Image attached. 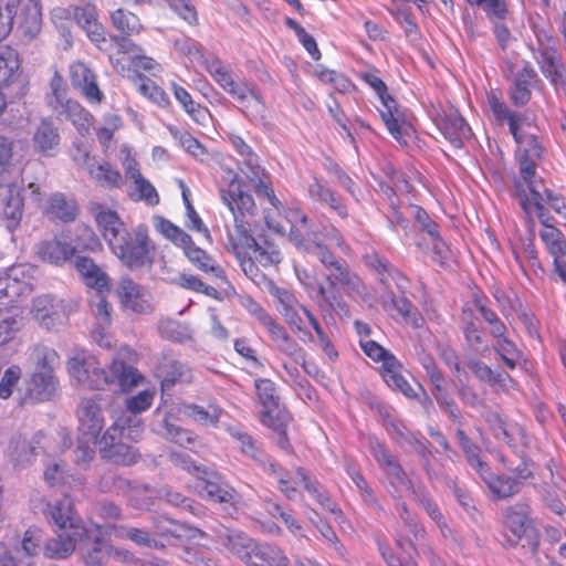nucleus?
Listing matches in <instances>:
<instances>
[{"label": "nucleus", "instance_id": "69168bd1", "mask_svg": "<svg viewBox=\"0 0 566 566\" xmlns=\"http://www.w3.org/2000/svg\"><path fill=\"white\" fill-rule=\"evenodd\" d=\"M23 33L30 38H34L42 27V12L40 0H30L28 8L20 24Z\"/></svg>", "mask_w": 566, "mask_h": 566}, {"label": "nucleus", "instance_id": "79ce46f5", "mask_svg": "<svg viewBox=\"0 0 566 566\" xmlns=\"http://www.w3.org/2000/svg\"><path fill=\"white\" fill-rule=\"evenodd\" d=\"M169 88L172 92L175 98L180 104L182 109L198 124H205L210 115L208 107L193 101L190 93L181 85L176 82L169 84Z\"/></svg>", "mask_w": 566, "mask_h": 566}, {"label": "nucleus", "instance_id": "72a5a7b5", "mask_svg": "<svg viewBox=\"0 0 566 566\" xmlns=\"http://www.w3.org/2000/svg\"><path fill=\"white\" fill-rule=\"evenodd\" d=\"M276 349L298 363L306 357V353L302 346L289 334L286 328L275 319L265 328Z\"/></svg>", "mask_w": 566, "mask_h": 566}, {"label": "nucleus", "instance_id": "a19ab883", "mask_svg": "<svg viewBox=\"0 0 566 566\" xmlns=\"http://www.w3.org/2000/svg\"><path fill=\"white\" fill-rule=\"evenodd\" d=\"M61 109L66 119L72 122L81 135L88 134L91 128L94 126V115L77 99L69 98L67 102H64V106L61 107Z\"/></svg>", "mask_w": 566, "mask_h": 566}, {"label": "nucleus", "instance_id": "680f3d73", "mask_svg": "<svg viewBox=\"0 0 566 566\" xmlns=\"http://www.w3.org/2000/svg\"><path fill=\"white\" fill-rule=\"evenodd\" d=\"M284 24L295 33L298 42L313 60L318 61L322 57L316 40L298 22L287 17L284 19Z\"/></svg>", "mask_w": 566, "mask_h": 566}, {"label": "nucleus", "instance_id": "9d476101", "mask_svg": "<svg viewBox=\"0 0 566 566\" xmlns=\"http://www.w3.org/2000/svg\"><path fill=\"white\" fill-rule=\"evenodd\" d=\"M220 198L229 209L234 222L258 220L259 209L247 182L238 171L228 169L222 175L219 188Z\"/></svg>", "mask_w": 566, "mask_h": 566}, {"label": "nucleus", "instance_id": "c03bdc74", "mask_svg": "<svg viewBox=\"0 0 566 566\" xmlns=\"http://www.w3.org/2000/svg\"><path fill=\"white\" fill-rule=\"evenodd\" d=\"M485 421L493 437L509 447L514 446L515 437L522 432L517 423L503 418L497 412L488 413Z\"/></svg>", "mask_w": 566, "mask_h": 566}, {"label": "nucleus", "instance_id": "39448f33", "mask_svg": "<svg viewBox=\"0 0 566 566\" xmlns=\"http://www.w3.org/2000/svg\"><path fill=\"white\" fill-rule=\"evenodd\" d=\"M254 389L258 401L262 406L261 423L273 432L280 449L289 453L293 452L287 427L292 424L294 418L285 405L281 402L275 382L270 378H256Z\"/></svg>", "mask_w": 566, "mask_h": 566}, {"label": "nucleus", "instance_id": "6e6d98bb", "mask_svg": "<svg viewBox=\"0 0 566 566\" xmlns=\"http://www.w3.org/2000/svg\"><path fill=\"white\" fill-rule=\"evenodd\" d=\"M295 475L303 483L304 489L313 495L316 501L324 507L331 512L335 510V503L329 497L328 493L322 489L319 483L316 480L311 479L305 469L302 467L296 468Z\"/></svg>", "mask_w": 566, "mask_h": 566}, {"label": "nucleus", "instance_id": "a18cd8bd", "mask_svg": "<svg viewBox=\"0 0 566 566\" xmlns=\"http://www.w3.org/2000/svg\"><path fill=\"white\" fill-rule=\"evenodd\" d=\"M512 251L516 262L524 273L526 272V266L530 268L535 275L544 273L533 237L528 238L521 244L513 245Z\"/></svg>", "mask_w": 566, "mask_h": 566}, {"label": "nucleus", "instance_id": "338daca9", "mask_svg": "<svg viewBox=\"0 0 566 566\" xmlns=\"http://www.w3.org/2000/svg\"><path fill=\"white\" fill-rule=\"evenodd\" d=\"M493 349L511 370L515 369L517 361L522 357V352L509 336L493 342Z\"/></svg>", "mask_w": 566, "mask_h": 566}, {"label": "nucleus", "instance_id": "2eb2a0df", "mask_svg": "<svg viewBox=\"0 0 566 566\" xmlns=\"http://www.w3.org/2000/svg\"><path fill=\"white\" fill-rule=\"evenodd\" d=\"M36 268L28 263L13 264L0 275V300L14 302L33 291Z\"/></svg>", "mask_w": 566, "mask_h": 566}, {"label": "nucleus", "instance_id": "f3484780", "mask_svg": "<svg viewBox=\"0 0 566 566\" xmlns=\"http://www.w3.org/2000/svg\"><path fill=\"white\" fill-rule=\"evenodd\" d=\"M138 359L137 352L128 345L122 346L108 368L113 382L117 381L122 391L126 392L144 381V375L133 365Z\"/></svg>", "mask_w": 566, "mask_h": 566}, {"label": "nucleus", "instance_id": "7ed1b4c3", "mask_svg": "<svg viewBox=\"0 0 566 566\" xmlns=\"http://www.w3.org/2000/svg\"><path fill=\"white\" fill-rule=\"evenodd\" d=\"M258 220H242L227 228L226 250L232 254L243 273L252 281L263 279L264 274L259 268L277 265L282 261L281 250L271 241L261 243L253 235Z\"/></svg>", "mask_w": 566, "mask_h": 566}, {"label": "nucleus", "instance_id": "774afa93", "mask_svg": "<svg viewBox=\"0 0 566 566\" xmlns=\"http://www.w3.org/2000/svg\"><path fill=\"white\" fill-rule=\"evenodd\" d=\"M316 76L322 83L332 85L339 93H350L356 90L355 84L337 71L321 69L316 72Z\"/></svg>", "mask_w": 566, "mask_h": 566}, {"label": "nucleus", "instance_id": "423d86ee", "mask_svg": "<svg viewBox=\"0 0 566 566\" xmlns=\"http://www.w3.org/2000/svg\"><path fill=\"white\" fill-rule=\"evenodd\" d=\"M103 396L82 397L75 411L77 419V442L75 455L77 463L93 459L97 443L101 444V432L105 424L102 409Z\"/></svg>", "mask_w": 566, "mask_h": 566}, {"label": "nucleus", "instance_id": "dca6fc26", "mask_svg": "<svg viewBox=\"0 0 566 566\" xmlns=\"http://www.w3.org/2000/svg\"><path fill=\"white\" fill-rule=\"evenodd\" d=\"M419 363L432 384L431 394L439 407L448 413L452 422L461 423V411L446 388L443 373L437 365L434 358L430 354H423L420 356Z\"/></svg>", "mask_w": 566, "mask_h": 566}, {"label": "nucleus", "instance_id": "603ef678", "mask_svg": "<svg viewBox=\"0 0 566 566\" xmlns=\"http://www.w3.org/2000/svg\"><path fill=\"white\" fill-rule=\"evenodd\" d=\"M21 327L22 317L14 308H0V345L12 340Z\"/></svg>", "mask_w": 566, "mask_h": 566}, {"label": "nucleus", "instance_id": "c756f323", "mask_svg": "<svg viewBox=\"0 0 566 566\" xmlns=\"http://www.w3.org/2000/svg\"><path fill=\"white\" fill-rule=\"evenodd\" d=\"M73 15L76 23L86 33L91 42L99 50H104V45L107 43V33L103 24L97 20L96 8L90 4L85 8L75 7L73 9Z\"/></svg>", "mask_w": 566, "mask_h": 566}, {"label": "nucleus", "instance_id": "aec40b11", "mask_svg": "<svg viewBox=\"0 0 566 566\" xmlns=\"http://www.w3.org/2000/svg\"><path fill=\"white\" fill-rule=\"evenodd\" d=\"M35 254L44 263L63 266L76 254L70 231H61L51 239H45L36 244Z\"/></svg>", "mask_w": 566, "mask_h": 566}, {"label": "nucleus", "instance_id": "37998d69", "mask_svg": "<svg viewBox=\"0 0 566 566\" xmlns=\"http://www.w3.org/2000/svg\"><path fill=\"white\" fill-rule=\"evenodd\" d=\"M127 176L135 185V191L129 193L134 201H144L148 206H157L159 203L160 197L156 188L143 176L138 168L130 167L127 170Z\"/></svg>", "mask_w": 566, "mask_h": 566}, {"label": "nucleus", "instance_id": "5fc2aeb1", "mask_svg": "<svg viewBox=\"0 0 566 566\" xmlns=\"http://www.w3.org/2000/svg\"><path fill=\"white\" fill-rule=\"evenodd\" d=\"M92 178L102 187L118 189L123 186L120 171L108 161H103L90 170Z\"/></svg>", "mask_w": 566, "mask_h": 566}, {"label": "nucleus", "instance_id": "de8ad7c7", "mask_svg": "<svg viewBox=\"0 0 566 566\" xmlns=\"http://www.w3.org/2000/svg\"><path fill=\"white\" fill-rule=\"evenodd\" d=\"M163 426L165 428V438L182 448L193 450L198 436L195 431L177 426L172 422V415L166 413L163 419Z\"/></svg>", "mask_w": 566, "mask_h": 566}, {"label": "nucleus", "instance_id": "c9c22d12", "mask_svg": "<svg viewBox=\"0 0 566 566\" xmlns=\"http://www.w3.org/2000/svg\"><path fill=\"white\" fill-rule=\"evenodd\" d=\"M200 496L208 501H213L234 507L235 493L233 489L223 486L217 474H211L208 478H200L196 485Z\"/></svg>", "mask_w": 566, "mask_h": 566}, {"label": "nucleus", "instance_id": "e433bc0d", "mask_svg": "<svg viewBox=\"0 0 566 566\" xmlns=\"http://www.w3.org/2000/svg\"><path fill=\"white\" fill-rule=\"evenodd\" d=\"M78 212L76 199L69 198L62 192H54L48 199L45 214L52 220L70 223L77 218Z\"/></svg>", "mask_w": 566, "mask_h": 566}, {"label": "nucleus", "instance_id": "f257e3e1", "mask_svg": "<svg viewBox=\"0 0 566 566\" xmlns=\"http://www.w3.org/2000/svg\"><path fill=\"white\" fill-rule=\"evenodd\" d=\"M227 140L241 157L239 169L254 185L256 193L265 197L287 221V224H284L269 213L264 217L269 229L282 234L287 232L289 240L298 252L315 254L327 270L324 275L325 283L318 282L315 275L306 270L297 274L302 286L318 308L347 313L348 306L342 293L352 300L367 301L370 296L369 290L360 275L346 261L338 260L326 243L329 241L340 252L349 254L350 245L342 232L334 226L325 233L311 230L307 214L297 206L285 208L276 197L271 184L263 179L265 169L261 166L260 157L251 146L237 134H229Z\"/></svg>", "mask_w": 566, "mask_h": 566}, {"label": "nucleus", "instance_id": "58836bf2", "mask_svg": "<svg viewBox=\"0 0 566 566\" xmlns=\"http://www.w3.org/2000/svg\"><path fill=\"white\" fill-rule=\"evenodd\" d=\"M382 305L392 318H401L405 323L410 324L415 328H419L423 324L422 316L406 296L392 295L390 300L384 302Z\"/></svg>", "mask_w": 566, "mask_h": 566}, {"label": "nucleus", "instance_id": "8fccbe9b", "mask_svg": "<svg viewBox=\"0 0 566 566\" xmlns=\"http://www.w3.org/2000/svg\"><path fill=\"white\" fill-rule=\"evenodd\" d=\"M31 313L40 325L50 328L57 314L54 298L51 295L36 296L32 302Z\"/></svg>", "mask_w": 566, "mask_h": 566}, {"label": "nucleus", "instance_id": "2f4dec72", "mask_svg": "<svg viewBox=\"0 0 566 566\" xmlns=\"http://www.w3.org/2000/svg\"><path fill=\"white\" fill-rule=\"evenodd\" d=\"M74 266L86 286L98 293L111 289L109 276L92 258L78 255L75 258Z\"/></svg>", "mask_w": 566, "mask_h": 566}, {"label": "nucleus", "instance_id": "4d7b16f0", "mask_svg": "<svg viewBox=\"0 0 566 566\" xmlns=\"http://www.w3.org/2000/svg\"><path fill=\"white\" fill-rule=\"evenodd\" d=\"M74 245L76 251L99 252L103 250L102 241L94 229L84 222L76 226V239Z\"/></svg>", "mask_w": 566, "mask_h": 566}, {"label": "nucleus", "instance_id": "0eeeda50", "mask_svg": "<svg viewBox=\"0 0 566 566\" xmlns=\"http://www.w3.org/2000/svg\"><path fill=\"white\" fill-rule=\"evenodd\" d=\"M109 250L122 265L130 271L150 270L157 254V245L145 223L124 231Z\"/></svg>", "mask_w": 566, "mask_h": 566}, {"label": "nucleus", "instance_id": "ea45409f", "mask_svg": "<svg viewBox=\"0 0 566 566\" xmlns=\"http://www.w3.org/2000/svg\"><path fill=\"white\" fill-rule=\"evenodd\" d=\"M180 408L185 416L205 427H218L223 415V409L216 403H210L205 408L197 403L182 402Z\"/></svg>", "mask_w": 566, "mask_h": 566}, {"label": "nucleus", "instance_id": "4c0bfd02", "mask_svg": "<svg viewBox=\"0 0 566 566\" xmlns=\"http://www.w3.org/2000/svg\"><path fill=\"white\" fill-rule=\"evenodd\" d=\"M402 365L395 357L390 355L380 367V375L384 381L394 390L400 391L408 398H415L417 395L410 384L401 374Z\"/></svg>", "mask_w": 566, "mask_h": 566}, {"label": "nucleus", "instance_id": "f8f14e48", "mask_svg": "<svg viewBox=\"0 0 566 566\" xmlns=\"http://www.w3.org/2000/svg\"><path fill=\"white\" fill-rule=\"evenodd\" d=\"M72 378L90 390H104L113 384V378L97 361L96 357L85 352L76 353L66 363Z\"/></svg>", "mask_w": 566, "mask_h": 566}, {"label": "nucleus", "instance_id": "bb28decb", "mask_svg": "<svg viewBox=\"0 0 566 566\" xmlns=\"http://www.w3.org/2000/svg\"><path fill=\"white\" fill-rule=\"evenodd\" d=\"M437 126L454 148H461L463 139L469 138L471 134L470 126L455 108H450L439 116Z\"/></svg>", "mask_w": 566, "mask_h": 566}, {"label": "nucleus", "instance_id": "412c9836", "mask_svg": "<svg viewBox=\"0 0 566 566\" xmlns=\"http://www.w3.org/2000/svg\"><path fill=\"white\" fill-rule=\"evenodd\" d=\"M539 222L543 226V230L539 232V237L547 250L553 256L555 270L560 279L566 282V240L563 232L557 229L552 221L554 218L546 213H539Z\"/></svg>", "mask_w": 566, "mask_h": 566}, {"label": "nucleus", "instance_id": "5701e85b", "mask_svg": "<svg viewBox=\"0 0 566 566\" xmlns=\"http://www.w3.org/2000/svg\"><path fill=\"white\" fill-rule=\"evenodd\" d=\"M24 197L15 182L0 186V216L9 231H15L23 218Z\"/></svg>", "mask_w": 566, "mask_h": 566}, {"label": "nucleus", "instance_id": "3c124183", "mask_svg": "<svg viewBox=\"0 0 566 566\" xmlns=\"http://www.w3.org/2000/svg\"><path fill=\"white\" fill-rule=\"evenodd\" d=\"M490 108L497 120H507L510 132L518 145L523 144L522 137L518 135V117L515 113L510 112L504 102H502L494 93L488 96Z\"/></svg>", "mask_w": 566, "mask_h": 566}, {"label": "nucleus", "instance_id": "9b49d317", "mask_svg": "<svg viewBox=\"0 0 566 566\" xmlns=\"http://www.w3.org/2000/svg\"><path fill=\"white\" fill-rule=\"evenodd\" d=\"M515 188L521 197V207L525 213L530 230L533 231L535 226L533 213H535L538 219L541 212L549 216L545 205H548L558 214L566 217V202L564 197L554 193L547 189L544 184L533 185L531 196L525 192L521 180L515 181Z\"/></svg>", "mask_w": 566, "mask_h": 566}, {"label": "nucleus", "instance_id": "4be33fe9", "mask_svg": "<svg viewBox=\"0 0 566 566\" xmlns=\"http://www.w3.org/2000/svg\"><path fill=\"white\" fill-rule=\"evenodd\" d=\"M116 295L122 307L136 314H149L153 311L148 291L129 275L120 277Z\"/></svg>", "mask_w": 566, "mask_h": 566}, {"label": "nucleus", "instance_id": "4468645a", "mask_svg": "<svg viewBox=\"0 0 566 566\" xmlns=\"http://www.w3.org/2000/svg\"><path fill=\"white\" fill-rule=\"evenodd\" d=\"M154 377L159 381L163 392L171 390L175 386L190 384L192 371L190 367L181 361L171 349L163 350L157 358Z\"/></svg>", "mask_w": 566, "mask_h": 566}, {"label": "nucleus", "instance_id": "f704fd0d", "mask_svg": "<svg viewBox=\"0 0 566 566\" xmlns=\"http://www.w3.org/2000/svg\"><path fill=\"white\" fill-rule=\"evenodd\" d=\"M537 74L531 63L524 62L523 66L514 74L513 85L510 91L511 102L515 106L526 105L532 96V86Z\"/></svg>", "mask_w": 566, "mask_h": 566}, {"label": "nucleus", "instance_id": "e2e57ef3", "mask_svg": "<svg viewBox=\"0 0 566 566\" xmlns=\"http://www.w3.org/2000/svg\"><path fill=\"white\" fill-rule=\"evenodd\" d=\"M255 563L251 566H291L292 563L283 554V552L274 546L268 544H261L258 553H255Z\"/></svg>", "mask_w": 566, "mask_h": 566}, {"label": "nucleus", "instance_id": "20e7f679", "mask_svg": "<svg viewBox=\"0 0 566 566\" xmlns=\"http://www.w3.org/2000/svg\"><path fill=\"white\" fill-rule=\"evenodd\" d=\"M43 513L56 534V537L45 543L44 555L53 559L66 558L74 552L76 543L86 532L72 499L64 495L57 501L48 502Z\"/></svg>", "mask_w": 566, "mask_h": 566}, {"label": "nucleus", "instance_id": "ddd939ff", "mask_svg": "<svg viewBox=\"0 0 566 566\" xmlns=\"http://www.w3.org/2000/svg\"><path fill=\"white\" fill-rule=\"evenodd\" d=\"M69 80L72 88L90 105H101L105 101L98 74L88 63L82 60L73 61L69 65Z\"/></svg>", "mask_w": 566, "mask_h": 566}, {"label": "nucleus", "instance_id": "7c9ffc66", "mask_svg": "<svg viewBox=\"0 0 566 566\" xmlns=\"http://www.w3.org/2000/svg\"><path fill=\"white\" fill-rule=\"evenodd\" d=\"M61 143L57 126L48 118L41 119L32 135V145L36 154L52 157L56 154Z\"/></svg>", "mask_w": 566, "mask_h": 566}, {"label": "nucleus", "instance_id": "393cba45", "mask_svg": "<svg viewBox=\"0 0 566 566\" xmlns=\"http://www.w3.org/2000/svg\"><path fill=\"white\" fill-rule=\"evenodd\" d=\"M17 82L20 84L19 95L24 96L28 82L21 78L19 52L9 45H0V87H8Z\"/></svg>", "mask_w": 566, "mask_h": 566}, {"label": "nucleus", "instance_id": "473e14b6", "mask_svg": "<svg viewBox=\"0 0 566 566\" xmlns=\"http://www.w3.org/2000/svg\"><path fill=\"white\" fill-rule=\"evenodd\" d=\"M222 543L229 552L248 565L255 563V553H258L261 545L245 533L234 530L229 531L224 537H222Z\"/></svg>", "mask_w": 566, "mask_h": 566}, {"label": "nucleus", "instance_id": "a878e982", "mask_svg": "<svg viewBox=\"0 0 566 566\" xmlns=\"http://www.w3.org/2000/svg\"><path fill=\"white\" fill-rule=\"evenodd\" d=\"M530 523L528 506L514 504L505 509L503 513V534L509 546L516 545L525 534Z\"/></svg>", "mask_w": 566, "mask_h": 566}, {"label": "nucleus", "instance_id": "bf43d9fd", "mask_svg": "<svg viewBox=\"0 0 566 566\" xmlns=\"http://www.w3.org/2000/svg\"><path fill=\"white\" fill-rule=\"evenodd\" d=\"M392 496L397 500L396 509L399 517L403 522V524L409 528V531L413 534L415 539L417 542L423 543L427 538V532L424 527L418 522L417 517L409 511L406 502L401 500V495L399 493L392 494Z\"/></svg>", "mask_w": 566, "mask_h": 566}, {"label": "nucleus", "instance_id": "6ab92c4d", "mask_svg": "<svg viewBox=\"0 0 566 566\" xmlns=\"http://www.w3.org/2000/svg\"><path fill=\"white\" fill-rule=\"evenodd\" d=\"M87 211L108 249L118 241L124 231H127L125 222L115 209L98 201H90Z\"/></svg>", "mask_w": 566, "mask_h": 566}, {"label": "nucleus", "instance_id": "6e6552de", "mask_svg": "<svg viewBox=\"0 0 566 566\" xmlns=\"http://www.w3.org/2000/svg\"><path fill=\"white\" fill-rule=\"evenodd\" d=\"M358 77L377 94L380 101L378 112L391 137L400 144H407V137L412 134V126L398 102L389 94L386 83L377 75V71L360 72Z\"/></svg>", "mask_w": 566, "mask_h": 566}, {"label": "nucleus", "instance_id": "c85d7f7f", "mask_svg": "<svg viewBox=\"0 0 566 566\" xmlns=\"http://www.w3.org/2000/svg\"><path fill=\"white\" fill-rule=\"evenodd\" d=\"M475 473L485 483L495 500H506L520 492L517 482L513 478L495 474L488 462L479 467Z\"/></svg>", "mask_w": 566, "mask_h": 566}, {"label": "nucleus", "instance_id": "cd10ccee", "mask_svg": "<svg viewBox=\"0 0 566 566\" xmlns=\"http://www.w3.org/2000/svg\"><path fill=\"white\" fill-rule=\"evenodd\" d=\"M59 385L55 375L34 371L27 380L25 395L22 398L23 403L43 402L53 396Z\"/></svg>", "mask_w": 566, "mask_h": 566}, {"label": "nucleus", "instance_id": "b1692460", "mask_svg": "<svg viewBox=\"0 0 566 566\" xmlns=\"http://www.w3.org/2000/svg\"><path fill=\"white\" fill-rule=\"evenodd\" d=\"M269 294L275 301L277 312L283 316L286 324L294 333H300L302 328V318L298 314L301 306L296 295L289 289L279 286L274 281L270 280L266 284Z\"/></svg>", "mask_w": 566, "mask_h": 566}, {"label": "nucleus", "instance_id": "0e129e2a", "mask_svg": "<svg viewBox=\"0 0 566 566\" xmlns=\"http://www.w3.org/2000/svg\"><path fill=\"white\" fill-rule=\"evenodd\" d=\"M202 66L223 91L228 88V86L232 85L234 80L231 73L224 66L223 62L218 56H208Z\"/></svg>", "mask_w": 566, "mask_h": 566}, {"label": "nucleus", "instance_id": "1a4fd4ad", "mask_svg": "<svg viewBox=\"0 0 566 566\" xmlns=\"http://www.w3.org/2000/svg\"><path fill=\"white\" fill-rule=\"evenodd\" d=\"M154 227L165 239L180 248L188 261L199 271L213 274L216 277L224 276V271L218 261L206 250L196 245L192 238L184 229L161 216L154 218Z\"/></svg>", "mask_w": 566, "mask_h": 566}, {"label": "nucleus", "instance_id": "49530a36", "mask_svg": "<svg viewBox=\"0 0 566 566\" xmlns=\"http://www.w3.org/2000/svg\"><path fill=\"white\" fill-rule=\"evenodd\" d=\"M34 371L55 375V368L60 365V355L57 352L44 344H36L30 353Z\"/></svg>", "mask_w": 566, "mask_h": 566}, {"label": "nucleus", "instance_id": "052dcab7", "mask_svg": "<svg viewBox=\"0 0 566 566\" xmlns=\"http://www.w3.org/2000/svg\"><path fill=\"white\" fill-rule=\"evenodd\" d=\"M545 77L556 81L562 75L563 62L560 54L554 49H545L537 60Z\"/></svg>", "mask_w": 566, "mask_h": 566}, {"label": "nucleus", "instance_id": "864d4df0", "mask_svg": "<svg viewBox=\"0 0 566 566\" xmlns=\"http://www.w3.org/2000/svg\"><path fill=\"white\" fill-rule=\"evenodd\" d=\"M169 133L175 140L191 156L200 161H203L208 157L207 148L189 132L179 129L176 126L169 127Z\"/></svg>", "mask_w": 566, "mask_h": 566}, {"label": "nucleus", "instance_id": "13d9d810", "mask_svg": "<svg viewBox=\"0 0 566 566\" xmlns=\"http://www.w3.org/2000/svg\"><path fill=\"white\" fill-rule=\"evenodd\" d=\"M176 284L185 290L202 293L213 300H221L220 292L216 287L206 284L196 274L181 273L176 277Z\"/></svg>", "mask_w": 566, "mask_h": 566}, {"label": "nucleus", "instance_id": "a211bd4d", "mask_svg": "<svg viewBox=\"0 0 566 566\" xmlns=\"http://www.w3.org/2000/svg\"><path fill=\"white\" fill-rule=\"evenodd\" d=\"M224 91L240 104L242 112L251 122L266 119L268 107L255 85H250L245 81H233Z\"/></svg>", "mask_w": 566, "mask_h": 566}, {"label": "nucleus", "instance_id": "f03ea898", "mask_svg": "<svg viewBox=\"0 0 566 566\" xmlns=\"http://www.w3.org/2000/svg\"><path fill=\"white\" fill-rule=\"evenodd\" d=\"M154 398L155 391L145 389L126 399L125 406L132 415H120L103 433L101 440L102 458L122 465H132L137 462L138 452L135 448L123 442V439H133L140 434L143 430L142 421L136 418V415L148 410Z\"/></svg>", "mask_w": 566, "mask_h": 566}, {"label": "nucleus", "instance_id": "09e8293b", "mask_svg": "<svg viewBox=\"0 0 566 566\" xmlns=\"http://www.w3.org/2000/svg\"><path fill=\"white\" fill-rule=\"evenodd\" d=\"M111 23L122 35L133 36L138 35L144 25L139 17L126 9L118 8L109 14Z\"/></svg>", "mask_w": 566, "mask_h": 566}]
</instances>
